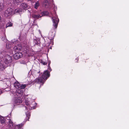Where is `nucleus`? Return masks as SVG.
Returning <instances> with one entry per match:
<instances>
[{
    "mask_svg": "<svg viewBox=\"0 0 129 129\" xmlns=\"http://www.w3.org/2000/svg\"><path fill=\"white\" fill-rule=\"evenodd\" d=\"M4 7L3 4L2 3H0V12L2 10L3 8Z\"/></svg>",
    "mask_w": 129,
    "mask_h": 129,
    "instance_id": "a211bd4d",
    "label": "nucleus"
},
{
    "mask_svg": "<svg viewBox=\"0 0 129 129\" xmlns=\"http://www.w3.org/2000/svg\"><path fill=\"white\" fill-rule=\"evenodd\" d=\"M0 121L1 123H4L5 122V120L4 118L1 116H0Z\"/></svg>",
    "mask_w": 129,
    "mask_h": 129,
    "instance_id": "2eb2a0df",
    "label": "nucleus"
},
{
    "mask_svg": "<svg viewBox=\"0 0 129 129\" xmlns=\"http://www.w3.org/2000/svg\"><path fill=\"white\" fill-rule=\"evenodd\" d=\"M22 100L21 98L19 97L17 99V105H18L19 104L18 103H20L22 102Z\"/></svg>",
    "mask_w": 129,
    "mask_h": 129,
    "instance_id": "1a4fd4ad",
    "label": "nucleus"
},
{
    "mask_svg": "<svg viewBox=\"0 0 129 129\" xmlns=\"http://www.w3.org/2000/svg\"><path fill=\"white\" fill-rule=\"evenodd\" d=\"M1 15H0V21L1 20Z\"/></svg>",
    "mask_w": 129,
    "mask_h": 129,
    "instance_id": "473e14b6",
    "label": "nucleus"
},
{
    "mask_svg": "<svg viewBox=\"0 0 129 129\" xmlns=\"http://www.w3.org/2000/svg\"><path fill=\"white\" fill-rule=\"evenodd\" d=\"M40 5V3L38 1L36 2V3L34 8L35 9H37L38 8V7H39V6Z\"/></svg>",
    "mask_w": 129,
    "mask_h": 129,
    "instance_id": "f8f14e48",
    "label": "nucleus"
},
{
    "mask_svg": "<svg viewBox=\"0 0 129 129\" xmlns=\"http://www.w3.org/2000/svg\"><path fill=\"white\" fill-rule=\"evenodd\" d=\"M25 108H26V109H27V108H26V107H25Z\"/></svg>",
    "mask_w": 129,
    "mask_h": 129,
    "instance_id": "c9c22d12",
    "label": "nucleus"
},
{
    "mask_svg": "<svg viewBox=\"0 0 129 129\" xmlns=\"http://www.w3.org/2000/svg\"><path fill=\"white\" fill-rule=\"evenodd\" d=\"M55 8H56V7H55Z\"/></svg>",
    "mask_w": 129,
    "mask_h": 129,
    "instance_id": "ea45409f",
    "label": "nucleus"
},
{
    "mask_svg": "<svg viewBox=\"0 0 129 129\" xmlns=\"http://www.w3.org/2000/svg\"><path fill=\"white\" fill-rule=\"evenodd\" d=\"M16 48H15V47H14V50H16Z\"/></svg>",
    "mask_w": 129,
    "mask_h": 129,
    "instance_id": "72a5a7b5",
    "label": "nucleus"
},
{
    "mask_svg": "<svg viewBox=\"0 0 129 129\" xmlns=\"http://www.w3.org/2000/svg\"><path fill=\"white\" fill-rule=\"evenodd\" d=\"M16 84V81L14 83V86L15 87V84Z\"/></svg>",
    "mask_w": 129,
    "mask_h": 129,
    "instance_id": "7c9ffc66",
    "label": "nucleus"
},
{
    "mask_svg": "<svg viewBox=\"0 0 129 129\" xmlns=\"http://www.w3.org/2000/svg\"><path fill=\"white\" fill-rule=\"evenodd\" d=\"M2 40L3 41H6V37L5 36H4V37H2Z\"/></svg>",
    "mask_w": 129,
    "mask_h": 129,
    "instance_id": "5701e85b",
    "label": "nucleus"
},
{
    "mask_svg": "<svg viewBox=\"0 0 129 129\" xmlns=\"http://www.w3.org/2000/svg\"><path fill=\"white\" fill-rule=\"evenodd\" d=\"M28 84H20L17 81V93L20 94L19 96H21L24 91L23 89Z\"/></svg>",
    "mask_w": 129,
    "mask_h": 129,
    "instance_id": "f03ea898",
    "label": "nucleus"
},
{
    "mask_svg": "<svg viewBox=\"0 0 129 129\" xmlns=\"http://www.w3.org/2000/svg\"><path fill=\"white\" fill-rule=\"evenodd\" d=\"M40 71L38 72L36 70H33L32 72V74L35 76H36L37 75H38Z\"/></svg>",
    "mask_w": 129,
    "mask_h": 129,
    "instance_id": "9b49d317",
    "label": "nucleus"
},
{
    "mask_svg": "<svg viewBox=\"0 0 129 129\" xmlns=\"http://www.w3.org/2000/svg\"><path fill=\"white\" fill-rule=\"evenodd\" d=\"M48 14V12L47 11H44L41 13L42 16L41 17L45 16L47 15Z\"/></svg>",
    "mask_w": 129,
    "mask_h": 129,
    "instance_id": "4468645a",
    "label": "nucleus"
},
{
    "mask_svg": "<svg viewBox=\"0 0 129 129\" xmlns=\"http://www.w3.org/2000/svg\"><path fill=\"white\" fill-rule=\"evenodd\" d=\"M22 0H17V2H22Z\"/></svg>",
    "mask_w": 129,
    "mask_h": 129,
    "instance_id": "bb28decb",
    "label": "nucleus"
},
{
    "mask_svg": "<svg viewBox=\"0 0 129 129\" xmlns=\"http://www.w3.org/2000/svg\"><path fill=\"white\" fill-rule=\"evenodd\" d=\"M14 43H13V44H14Z\"/></svg>",
    "mask_w": 129,
    "mask_h": 129,
    "instance_id": "4c0bfd02",
    "label": "nucleus"
},
{
    "mask_svg": "<svg viewBox=\"0 0 129 129\" xmlns=\"http://www.w3.org/2000/svg\"><path fill=\"white\" fill-rule=\"evenodd\" d=\"M11 92L13 94V95H15L16 94V89H14V90L13 91H11Z\"/></svg>",
    "mask_w": 129,
    "mask_h": 129,
    "instance_id": "aec40b11",
    "label": "nucleus"
},
{
    "mask_svg": "<svg viewBox=\"0 0 129 129\" xmlns=\"http://www.w3.org/2000/svg\"><path fill=\"white\" fill-rule=\"evenodd\" d=\"M10 127H11L12 126V123H10Z\"/></svg>",
    "mask_w": 129,
    "mask_h": 129,
    "instance_id": "c85d7f7f",
    "label": "nucleus"
},
{
    "mask_svg": "<svg viewBox=\"0 0 129 129\" xmlns=\"http://www.w3.org/2000/svg\"><path fill=\"white\" fill-rule=\"evenodd\" d=\"M26 117L28 118V119L29 118V117L30 116V114L29 113H26Z\"/></svg>",
    "mask_w": 129,
    "mask_h": 129,
    "instance_id": "6ab92c4d",
    "label": "nucleus"
},
{
    "mask_svg": "<svg viewBox=\"0 0 129 129\" xmlns=\"http://www.w3.org/2000/svg\"><path fill=\"white\" fill-rule=\"evenodd\" d=\"M24 124L23 123H22L20 124L17 125V128L18 129L20 128L21 127L23 126Z\"/></svg>",
    "mask_w": 129,
    "mask_h": 129,
    "instance_id": "dca6fc26",
    "label": "nucleus"
},
{
    "mask_svg": "<svg viewBox=\"0 0 129 129\" xmlns=\"http://www.w3.org/2000/svg\"><path fill=\"white\" fill-rule=\"evenodd\" d=\"M22 55L21 52H17V59H19L22 57Z\"/></svg>",
    "mask_w": 129,
    "mask_h": 129,
    "instance_id": "9d476101",
    "label": "nucleus"
},
{
    "mask_svg": "<svg viewBox=\"0 0 129 129\" xmlns=\"http://www.w3.org/2000/svg\"><path fill=\"white\" fill-rule=\"evenodd\" d=\"M42 63L44 65H46L47 64V63L46 62H44L43 61H42Z\"/></svg>",
    "mask_w": 129,
    "mask_h": 129,
    "instance_id": "b1692460",
    "label": "nucleus"
},
{
    "mask_svg": "<svg viewBox=\"0 0 129 129\" xmlns=\"http://www.w3.org/2000/svg\"><path fill=\"white\" fill-rule=\"evenodd\" d=\"M4 62L7 64L11 62V58L10 56L8 55H5L3 58Z\"/></svg>",
    "mask_w": 129,
    "mask_h": 129,
    "instance_id": "39448f33",
    "label": "nucleus"
},
{
    "mask_svg": "<svg viewBox=\"0 0 129 129\" xmlns=\"http://www.w3.org/2000/svg\"><path fill=\"white\" fill-rule=\"evenodd\" d=\"M50 61L49 62H48V66H50Z\"/></svg>",
    "mask_w": 129,
    "mask_h": 129,
    "instance_id": "c756f323",
    "label": "nucleus"
},
{
    "mask_svg": "<svg viewBox=\"0 0 129 129\" xmlns=\"http://www.w3.org/2000/svg\"><path fill=\"white\" fill-rule=\"evenodd\" d=\"M17 7L18 8H17V13H19L22 11L24 10L27 9V5L25 3H22L17 4Z\"/></svg>",
    "mask_w": 129,
    "mask_h": 129,
    "instance_id": "7ed1b4c3",
    "label": "nucleus"
},
{
    "mask_svg": "<svg viewBox=\"0 0 129 129\" xmlns=\"http://www.w3.org/2000/svg\"><path fill=\"white\" fill-rule=\"evenodd\" d=\"M15 54H14V55H15Z\"/></svg>",
    "mask_w": 129,
    "mask_h": 129,
    "instance_id": "58836bf2",
    "label": "nucleus"
},
{
    "mask_svg": "<svg viewBox=\"0 0 129 129\" xmlns=\"http://www.w3.org/2000/svg\"><path fill=\"white\" fill-rule=\"evenodd\" d=\"M13 14L12 10L11 8L7 9L5 11L4 14L5 16L6 17L10 16Z\"/></svg>",
    "mask_w": 129,
    "mask_h": 129,
    "instance_id": "423d86ee",
    "label": "nucleus"
},
{
    "mask_svg": "<svg viewBox=\"0 0 129 129\" xmlns=\"http://www.w3.org/2000/svg\"><path fill=\"white\" fill-rule=\"evenodd\" d=\"M48 70H50V71H51L52 70L50 66H48Z\"/></svg>",
    "mask_w": 129,
    "mask_h": 129,
    "instance_id": "393cba45",
    "label": "nucleus"
},
{
    "mask_svg": "<svg viewBox=\"0 0 129 129\" xmlns=\"http://www.w3.org/2000/svg\"><path fill=\"white\" fill-rule=\"evenodd\" d=\"M54 16H53L52 17V19L53 22V26L55 27V28H56L57 26L58 23L59 22V19L57 18V17L56 15V13H55Z\"/></svg>",
    "mask_w": 129,
    "mask_h": 129,
    "instance_id": "20e7f679",
    "label": "nucleus"
},
{
    "mask_svg": "<svg viewBox=\"0 0 129 129\" xmlns=\"http://www.w3.org/2000/svg\"><path fill=\"white\" fill-rule=\"evenodd\" d=\"M54 8H55V6L54 5Z\"/></svg>",
    "mask_w": 129,
    "mask_h": 129,
    "instance_id": "e433bc0d",
    "label": "nucleus"
},
{
    "mask_svg": "<svg viewBox=\"0 0 129 129\" xmlns=\"http://www.w3.org/2000/svg\"><path fill=\"white\" fill-rule=\"evenodd\" d=\"M2 93V91L0 90V94Z\"/></svg>",
    "mask_w": 129,
    "mask_h": 129,
    "instance_id": "2f4dec72",
    "label": "nucleus"
},
{
    "mask_svg": "<svg viewBox=\"0 0 129 129\" xmlns=\"http://www.w3.org/2000/svg\"><path fill=\"white\" fill-rule=\"evenodd\" d=\"M32 17L35 19H38L40 18H41V16L40 15H36V14H33L32 16Z\"/></svg>",
    "mask_w": 129,
    "mask_h": 129,
    "instance_id": "6e6552de",
    "label": "nucleus"
},
{
    "mask_svg": "<svg viewBox=\"0 0 129 129\" xmlns=\"http://www.w3.org/2000/svg\"><path fill=\"white\" fill-rule=\"evenodd\" d=\"M78 60V58H77L76 59V61L77 62Z\"/></svg>",
    "mask_w": 129,
    "mask_h": 129,
    "instance_id": "cd10ccee",
    "label": "nucleus"
},
{
    "mask_svg": "<svg viewBox=\"0 0 129 129\" xmlns=\"http://www.w3.org/2000/svg\"><path fill=\"white\" fill-rule=\"evenodd\" d=\"M21 49H22V48H21V47H19V48H17H17H16L17 50L18 49V50H21Z\"/></svg>",
    "mask_w": 129,
    "mask_h": 129,
    "instance_id": "a878e982",
    "label": "nucleus"
},
{
    "mask_svg": "<svg viewBox=\"0 0 129 129\" xmlns=\"http://www.w3.org/2000/svg\"><path fill=\"white\" fill-rule=\"evenodd\" d=\"M50 72L47 70L44 71L43 74L42 75V77H39L37 78H36L34 82L39 83H43L42 85L44 83V80H46L50 76Z\"/></svg>",
    "mask_w": 129,
    "mask_h": 129,
    "instance_id": "f257e3e1",
    "label": "nucleus"
},
{
    "mask_svg": "<svg viewBox=\"0 0 129 129\" xmlns=\"http://www.w3.org/2000/svg\"><path fill=\"white\" fill-rule=\"evenodd\" d=\"M11 45L10 42H8L7 43L6 47L7 49H9L11 48Z\"/></svg>",
    "mask_w": 129,
    "mask_h": 129,
    "instance_id": "ddd939ff",
    "label": "nucleus"
},
{
    "mask_svg": "<svg viewBox=\"0 0 129 129\" xmlns=\"http://www.w3.org/2000/svg\"><path fill=\"white\" fill-rule=\"evenodd\" d=\"M46 5H45V7H46Z\"/></svg>",
    "mask_w": 129,
    "mask_h": 129,
    "instance_id": "f704fd0d",
    "label": "nucleus"
},
{
    "mask_svg": "<svg viewBox=\"0 0 129 129\" xmlns=\"http://www.w3.org/2000/svg\"><path fill=\"white\" fill-rule=\"evenodd\" d=\"M7 66L6 64H3V62L2 63L0 62V70H4Z\"/></svg>",
    "mask_w": 129,
    "mask_h": 129,
    "instance_id": "0eeeda50",
    "label": "nucleus"
},
{
    "mask_svg": "<svg viewBox=\"0 0 129 129\" xmlns=\"http://www.w3.org/2000/svg\"><path fill=\"white\" fill-rule=\"evenodd\" d=\"M25 103L26 105L27 106H28L29 105V101L27 100H25Z\"/></svg>",
    "mask_w": 129,
    "mask_h": 129,
    "instance_id": "4be33fe9",
    "label": "nucleus"
},
{
    "mask_svg": "<svg viewBox=\"0 0 129 129\" xmlns=\"http://www.w3.org/2000/svg\"><path fill=\"white\" fill-rule=\"evenodd\" d=\"M13 101L14 103V105L15 106L16 104V98L15 97L14 99H13Z\"/></svg>",
    "mask_w": 129,
    "mask_h": 129,
    "instance_id": "412c9836",
    "label": "nucleus"
},
{
    "mask_svg": "<svg viewBox=\"0 0 129 129\" xmlns=\"http://www.w3.org/2000/svg\"><path fill=\"white\" fill-rule=\"evenodd\" d=\"M12 25V23L11 22H9L6 25V28L8 27L11 26Z\"/></svg>",
    "mask_w": 129,
    "mask_h": 129,
    "instance_id": "f3484780",
    "label": "nucleus"
}]
</instances>
